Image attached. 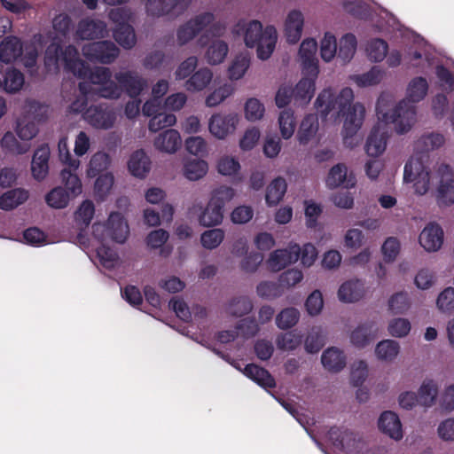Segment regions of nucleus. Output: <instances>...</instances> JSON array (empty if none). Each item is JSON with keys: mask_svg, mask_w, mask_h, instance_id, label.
<instances>
[{"mask_svg": "<svg viewBox=\"0 0 454 454\" xmlns=\"http://www.w3.org/2000/svg\"><path fill=\"white\" fill-rule=\"evenodd\" d=\"M353 90L343 88L338 96L331 89H325L317 96L315 106L321 117L325 119L329 114L335 111L336 117H345L342 136L343 144L348 148H354L359 143L356 133L362 127L365 115V107L360 103L352 105Z\"/></svg>", "mask_w": 454, "mask_h": 454, "instance_id": "obj_1", "label": "nucleus"}, {"mask_svg": "<svg viewBox=\"0 0 454 454\" xmlns=\"http://www.w3.org/2000/svg\"><path fill=\"white\" fill-rule=\"evenodd\" d=\"M428 90V84L424 77L412 79L407 89V100L400 101L391 111H387L384 95H380L376 104V114L379 120L387 123H394L398 134L408 132L416 121L415 103L422 100Z\"/></svg>", "mask_w": 454, "mask_h": 454, "instance_id": "obj_2", "label": "nucleus"}, {"mask_svg": "<svg viewBox=\"0 0 454 454\" xmlns=\"http://www.w3.org/2000/svg\"><path fill=\"white\" fill-rule=\"evenodd\" d=\"M244 40L247 47H256L257 57L260 59L266 60L275 49L278 40L277 30L273 26H267L263 29L260 21L252 20L247 26Z\"/></svg>", "mask_w": 454, "mask_h": 454, "instance_id": "obj_3", "label": "nucleus"}, {"mask_svg": "<svg viewBox=\"0 0 454 454\" xmlns=\"http://www.w3.org/2000/svg\"><path fill=\"white\" fill-rule=\"evenodd\" d=\"M79 59V52L74 45L69 44L63 49L61 41L54 37L52 42L46 47L44 52V66L47 72H57L59 70V61L64 63L67 72L72 73L73 66L70 61Z\"/></svg>", "mask_w": 454, "mask_h": 454, "instance_id": "obj_4", "label": "nucleus"}, {"mask_svg": "<svg viewBox=\"0 0 454 454\" xmlns=\"http://www.w3.org/2000/svg\"><path fill=\"white\" fill-rule=\"evenodd\" d=\"M327 435L335 448L347 454H363L364 451V442L362 437L346 427H332Z\"/></svg>", "mask_w": 454, "mask_h": 454, "instance_id": "obj_5", "label": "nucleus"}, {"mask_svg": "<svg viewBox=\"0 0 454 454\" xmlns=\"http://www.w3.org/2000/svg\"><path fill=\"white\" fill-rule=\"evenodd\" d=\"M82 51L89 61L101 64L113 63L120 54L115 43L108 40L88 43L82 46Z\"/></svg>", "mask_w": 454, "mask_h": 454, "instance_id": "obj_6", "label": "nucleus"}, {"mask_svg": "<svg viewBox=\"0 0 454 454\" xmlns=\"http://www.w3.org/2000/svg\"><path fill=\"white\" fill-rule=\"evenodd\" d=\"M149 15L177 17L183 14L192 0H143Z\"/></svg>", "mask_w": 454, "mask_h": 454, "instance_id": "obj_7", "label": "nucleus"}, {"mask_svg": "<svg viewBox=\"0 0 454 454\" xmlns=\"http://www.w3.org/2000/svg\"><path fill=\"white\" fill-rule=\"evenodd\" d=\"M403 180L414 182L415 192L424 195L429 189L430 174L419 159L411 158L404 165Z\"/></svg>", "mask_w": 454, "mask_h": 454, "instance_id": "obj_8", "label": "nucleus"}, {"mask_svg": "<svg viewBox=\"0 0 454 454\" xmlns=\"http://www.w3.org/2000/svg\"><path fill=\"white\" fill-rule=\"evenodd\" d=\"M214 20V14L207 12L195 16L180 26L176 31L178 43L184 45L192 40L200 32L211 24Z\"/></svg>", "mask_w": 454, "mask_h": 454, "instance_id": "obj_9", "label": "nucleus"}, {"mask_svg": "<svg viewBox=\"0 0 454 454\" xmlns=\"http://www.w3.org/2000/svg\"><path fill=\"white\" fill-rule=\"evenodd\" d=\"M72 64L73 71L72 74L83 80H88L93 85H101L106 83L112 77V73L108 67H95L90 68L83 60L80 58L78 60L70 61Z\"/></svg>", "mask_w": 454, "mask_h": 454, "instance_id": "obj_10", "label": "nucleus"}, {"mask_svg": "<svg viewBox=\"0 0 454 454\" xmlns=\"http://www.w3.org/2000/svg\"><path fill=\"white\" fill-rule=\"evenodd\" d=\"M83 119L97 129H110L114 124L116 116L114 110L106 104L93 105L83 114Z\"/></svg>", "mask_w": 454, "mask_h": 454, "instance_id": "obj_11", "label": "nucleus"}, {"mask_svg": "<svg viewBox=\"0 0 454 454\" xmlns=\"http://www.w3.org/2000/svg\"><path fill=\"white\" fill-rule=\"evenodd\" d=\"M121 90L131 98H137L147 87V81L135 71L119 72L114 74Z\"/></svg>", "mask_w": 454, "mask_h": 454, "instance_id": "obj_12", "label": "nucleus"}, {"mask_svg": "<svg viewBox=\"0 0 454 454\" xmlns=\"http://www.w3.org/2000/svg\"><path fill=\"white\" fill-rule=\"evenodd\" d=\"M441 176L437 189V202L440 206H450L454 203V179L451 168L442 164L438 168Z\"/></svg>", "mask_w": 454, "mask_h": 454, "instance_id": "obj_13", "label": "nucleus"}, {"mask_svg": "<svg viewBox=\"0 0 454 454\" xmlns=\"http://www.w3.org/2000/svg\"><path fill=\"white\" fill-rule=\"evenodd\" d=\"M317 50V43L313 38H307L302 41L299 56L301 59L302 73L304 75L317 76L319 73L316 52Z\"/></svg>", "mask_w": 454, "mask_h": 454, "instance_id": "obj_14", "label": "nucleus"}, {"mask_svg": "<svg viewBox=\"0 0 454 454\" xmlns=\"http://www.w3.org/2000/svg\"><path fill=\"white\" fill-rule=\"evenodd\" d=\"M300 258V246L291 244L286 248L277 249L268 259V266L272 271H279Z\"/></svg>", "mask_w": 454, "mask_h": 454, "instance_id": "obj_15", "label": "nucleus"}, {"mask_svg": "<svg viewBox=\"0 0 454 454\" xmlns=\"http://www.w3.org/2000/svg\"><path fill=\"white\" fill-rule=\"evenodd\" d=\"M380 121L383 124L378 123L372 129L365 144V152L371 157L380 155L387 146V140L388 138L387 125L388 123L382 120Z\"/></svg>", "mask_w": 454, "mask_h": 454, "instance_id": "obj_16", "label": "nucleus"}, {"mask_svg": "<svg viewBox=\"0 0 454 454\" xmlns=\"http://www.w3.org/2000/svg\"><path fill=\"white\" fill-rule=\"evenodd\" d=\"M443 235V230L438 223H429L420 232L419 241L425 250L434 252L441 248Z\"/></svg>", "mask_w": 454, "mask_h": 454, "instance_id": "obj_17", "label": "nucleus"}, {"mask_svg": "<svg viewBox=\"0 0 454 454\" xmlns=\"http://www.w3.org/2000/svg\"><path fill=\"white\" fill-rule=\"evenodd\" d=\"M378 427L381 433L395 441H399L403 436L401 420L398 415L392 411H385L380 414Z\"/></svg>", "mask_w": 454, "mask_h": 454, "instance_id": "obj_18", "label": "nucleus"}, {"mask_svg": "<svg viewBox=\"0 0 454 454\" xmlns=\"http://www.w3.org/2000/svg\"><path fill=\"white\" fill-rule=\"evenodd\" d=\"M238 121L239 118L235 114H214L209 121V131L217 138H224L228 134L234 131Z\"/></svg>", "mask_w": 454, "mask_h": 454, "instance_id": "obj_19", "label": "nucleus"}, {"mask_svg": "<svg viewBox=\"0 0 454 454\" xmlns=\"http://www.w3.org/2000/svg\"><path fill=\"white\" fill-rule=\"evenodd\" d=\"M106 33V22L99 20L82 19L78 23L75 35L79 39L90 40L104 37Z\"/></svg>", "mask_w": 454, "mask_h": 454, "instance_id": "obj_20", "label": "nucleus"}, {"mask_svg": "<svg viewBox=\"0 0 454 454\" xmlns=\"http://www.w3.org/2000/svg\"><path fill=\"white\" fill-rule=\"evenodd\" d=\"M50 148L47 145L38 147L32 158L31 172L33 177L37 181L43 180L49 173Z\"/></svg>", "mask_w": 454, "mask_h": 454, "instance_id": "obj_21", "label": "nucleus"}, {"mask_svg": "<svg viewBox=\"0 0 454 454\" xmlns=\"http://www.w3.org/2000/svg\"><path fill=\"white\" fill-rule=\"evenodd\" d=\"M356 182V176L352 173L348 175L347 168L342 163L333 166L330 169L326 178V184L332 189L340 185H343L346 188H352L355 186Z\"/></svg>", "mask_w": 454, "mask_h": 454, "instance_id": "obj_22", "label": "nucleus"}, {"mask_svg": "<svg viewBox=\"0 0 454 454\" xmlns=\"http://www.w3.org/2000/svg\"><path fill=\"white\" fill-rule=\"evenodd\" d=\"M129 225L121 213L113 212L108 217V239L122 244L129 235Z\"/></svg>", "mask_w": 454, "mask_h": 454, "instance_id": "obj_23", "label": "nucleus"}, {"mask_svg": "<svg viewBox=\"0 0 454 454\" xmlns=\"http://www.w3.org/2000/svg\"><path fill=\"white\" fill-rule=\"evenodd\" d=\"M305 76L293 88L294 105L300 106H306L314 96L315 82L317 78L312 75Z\"/></svg>", "mask_w": 454, "mask_h": 454, "instance_id": "obj_24", "label": "nucleus"}, {"mask_svg": "<svg viewBox=\"0 0 454 454\" xmlns=\"http://www.w3.org/2000/svg\"><path fill=\"white\" fill-rule=\"evenodd\" d=\"M277 400L300 423H302L303 419H310L315 414L314 408L310 407V403L309 402L311 399H301L303 404L295 403L294 399Z\"/></svg>", "mask_w": 454, "mask_h": 454, "instance_id": "obj_25", "label": "nucleus"}, {"mask_svg": "<svg viewBox=\"0 0 454 454\" xmlns=\"http://www.w3.org/2000/svg\"><path fill=\"white\" fill-rule=\"evenodd\" d=\"M302 27V13L296 10L290 12L285 23V35L286 41L291 44L298 43L301 36Z\"/></svg>", "mask_w": 454, "mask_h": 454, "instance_id": "obj_26", "label": "nucleus"}, {"mask_svg": "<svg viewBox=\"0 0 454 454\" xmlns=\"http://www.w3.org/2000/svg\"><path fill=\"white\" fill-rule=\"evenodd\" d=\"M378 328L373 321L358 325L350 335L352 344L357 348H364L376 338Z\"/></svg>", "mask_w": 454, "mask_h": 454, "instance_id": "obj_27", "label": "nucleus"}, {"mask_svg": "<svg viewBox=\"0 0 454 454\" xmlns=\"http://www.w3.org/2000/svg\"><path fill=\"white\" fill-rule=\"evenodd\" d=\"M22 54V44L16 36H7L0 43V62L9 64Z\"/></svg>", "mask_w": 454, "mask_h": 454, "instance_id": "obj_28", "label": "nucleus"}, {"mask_svg": "<svg viewBox=\"0 0 454 454\" xmlns=\"http://www.w3.org/2000/svg\"><path fill=\"white\" fill-rule=\"evenodd\" d=\"M3 80L1 90L9 94L19 92L25 82L24 74L15 67H6L4 72H0Z\"/></svg>", "mask_w": 454, "mask_h": 454, "instance_id": "obj_29", "label": "nucleus"}, {"mask_svg": "<svg viewBox=\"0 0 454 454\" xmlns=\"http://www.w3.org/2000/svg\"><path fill=\"white\" fill-rule=\"evenodd\" d=\"M154 146L160 152L174 153L181 146V137L176 129H167L154 140Z\"/></svg>", "mask_w": 454, "mask_h": 454, "instance_id": "obj_30", "label": "nucleus"}, {"mask_svg": "<svg viewBox=\"0 0 454 454\" xmlns=\"http://www.w3.org/2000/svg\"><path fill=\"white\" fill-rule=\"evenodd\" d=\"M128 168L132 176L143 178L151 169V160L143 150H137L131 154Z\"/></svg>", "mask_w": 454, "mask_h": 454, "instance_id": "obj_31", "label": "nucleus"}, {"mask_svg": "<svg viewBox=\"0 0 454 454\" xmlns=\"http://www.w3.org/2000/svg\"><path fill=\"white\" fill-rule=\"evenodd\" d=\"M323 366L329 372H339L346 366V356L337 348H328L321 356Z\"/></svg>", "mask_w": 454, "mask_h": 454, "instance_id": "obj_32", "label": "nucleus"}, {"mask_svg": "<svg viewBox=\"0 0 454 454\" xmlns=\"http://www.w3.org/2000/svg\"><path fill=\"white\" fill-rule=\"evenodd\" d=\"M28 199V192L22 188L9 190L0 196V208L5 211L12 210L23 204Z\"/></svg>", "mask_w": 454, "mask_h": 454, "instance_id": "obj_33", "label": "nucleus"}, {"mask_svg": "<svg viewBox=\"0 0 454 454\" xmlns=\"http://www.w3.org/2000/svg\"><path fill=\"white\" fill-rule=\"evenodd\" d=\"M244 374L263 387H274L275 379L264 368L254 364H247L243 371Z\"/></svg>", "mask_w": 454, "mask_h": 454, "instance_id": "obj_34", "label": "nucleus"}, {"mask_svg": "<svg viewBox=\"0 0 454 454\" xmlns=\"http://www.w3.org/2000/svg\"><path fill=\"white\" fill-rule=\"evenodd\" d=\"M364 294V286L359 280L344 282L338 290L340 301L344 302H355L359 301Z\"/></svg>", "mask_w": 454, "mask_h": 454, "instance_id": "obj_35", "label": "nucleus"}, {"mask_svg": "<svg viewBox=\"0 0 454 454\" xmlns=\"http://www.w3.org/2000/svg\"><path fill=\"white\" fill-rule=\"evenodd\" d=\"M356 46L357 41L353 34L344 35L337 43V58L340 59L343 63L349 62L356 53Z\"/></svg>", "mask_w": 454, "mask_h": 454, "instance_id": "obj_36", "label": "nucleus"}, {"mask_svg": "<svg viewBox=\"0 0 454 454\" xmlns=\"http://www.w3.org/2000/svg\"><path fill=\"white\" fill-rule=\"evenodd\" d=\"M317 129V117L314 114L306 115L301 121L297 134L300 144H307L315 136Z\"/></svg>", "mask_w": 454, "mask_h": 454, "instance_id": "obj_37", "label": "nucleus"}, {"mask_svg": "<svg viewBox=\"0 0 454 454\" xmlns=\"http://www.w3.org/2000/svg\"><path fill=\"white\" fill-rule=\"evenodd\" d=\"M286 183L282 177L275 178L267 187L265 200L269 206L277 205L286 192Z\"/></svg>", "mask_w": 454, "mask_h": 454, "instance_id": "obj_38", "label": "nucleus"}, {"mask_svg": "<svg viewBox=\"0 0 454 454\" xmlns=\"http://www.w3.org/2000/svg\"><path fill=\"white\" fill-rule=\"evenodd\" d=\"M60 176L65 185V190L71 197H76L82 192V182L76 174V170H73L67 167L61 170Z\"/></svg>", "mask_w": 454, "mask_h": 454, "instance_id": "obj_39", "label": "nucleus"}, {"mask_svg": "<svg viewBox=\"0 0 454 454\" xmlns=\"http://www.w3.org/2000/svg\"><path fill=\"white\" fill-rule=\"evenodd\" d=\"M223 218V210L219 206L212 204L210 200L199 217L200 223L203 226H215L220 224Z\"/></svg>", "mask_w": 454, "mask_h": 454, "instance_id": "obj_40", "label": "nucleus"}, {"mask_svg": "<svg viewBox=\"0 0 454 454\" xmlns=\"http://www.w3.org/2000/svg\"><path fill=\"white\" fill-rule=\"evenodd\" d=\"M213 74L208 68H200L195 72L186 82L189 91H200L205 89L211 82Z\"/></svg>", "mask_w": 454, "mask_h": 454, "instance_id": "obj_41", "label": "nucleus"}, {"mask_svg": "<svg viewBox=\"0 0 454 454\" xmlns=\"http://www.w3.org/2000/svg\"><path fill=\"white\" fill-rule=\"evenodd\" d=\"M325 336L322 328L320 326H313L304 341L306 352L309 354L317 353L325 346Z\"/></svg>", "mask_w": 454, "mask_h": 454, "instance_id": "obj_42", "label": "nucleus"}, {"mask_svg": "<svg viewBox=\"0 0 454 454\" xmlns=\"http://www.w3.org/2000/svg\"><path fill=\"white\" fill-rule=\"evenodd\" d=\"M114 37L124 49L133 48L137 42L135 30L131 25L116 27L114 31Z\"/></svg>", "mask_w": 454, "mask_h": 454, "instance_id": "obj_43", "label": "nucleus"}, {"mask_svg": "<svg viewBox=\"0 0 454 454\" xmlns=\"http://www.w3.org/2000/svg\"><path fill=\"white\" fill-rule=\"evenodd\" d=\"M207 163L204 160H190L184 163V175L187 179L196 181L207 174Z\"/></svg>", "mask_w": 454, "mask_h": 454, "instance_id": "obj_44", "label": "nucleus"}, {"mask_svg": "<svg viewBox=\"0 0 454 454\" xmlns=\"http://www.w3.org/2000/svg\"><path fill=\"white\" fill-rule=\"evenodd\" d=\"M302 341V335L295 331H289L277 336L276 344L278 349L293 351L296 349Z\"/></svg>", "mask_w": 454, "mask_h": 454, "instance_id": "obj_45", "label": "nucleus"}, {"mask_svg": "<svg viewBox=\"0 0 454 454\" xmlns=\"http://www.w3.org/2000/svg\"><path fill=\"white\" fill-rule=\"evenodd\" d=\"M2 148L8 153L24 154L28 149L27 143H20L11 131L6 132L1 139Z\"/></svg>", "mask_w": 454, "mask_h": 454, "instance_id": "obj_46", "label": "nucleus"}, {"mask_svg": "<svg viewBox=\"0 0 454 454\" xmlns=\"http://www.w3.org/2000/svg\"><path fill=\"white\" fill-rule=\"evenodd\" d=\"M229 51L228 44L222 41L216 40L208 47L206 57L207 62L211 65H217L223 61Z\"/></svg>", "mask_w": 454, "mask_h": 454, "instance_id": "obj_47", "label": "nucleus"}, {"mask_svg": "<svg viewBox=\"0 0 454 454\" xmlns=\"http://www.w3.org/2000/svg\"><path fill=\"white\" fill-rule=\"evenodd\" d=\"M400 350L399 343L393 340H385L378 343L375 353L379 359L385 361L394 360Z\"/></svg>", "mask_w": 454, "mask_h": 454, "instance_id": "obj_48", "label": "nucleus"}, {"mask_svg": "<svg viewBox=\"0 0 454 454\" xmlns=\"http://www.w3.org/2000/svg\"><path fill=\"white\" fill-rule=\"evenodd\" d=\"M388 44L387 43L380 38L371 40L366 46V51L369 59L374 62L382 61L387 53Z\"/></svg>", "mask_w": 454, "mask_h": 454, "instance_id": "obj_49", "label": "nucleus"}, {"mask_svg": "<svg viewBox=\"0 0 454 454\" xmlns=\"http://www.w3.org/2000/svg\"><path fill=\"white\" fill-rule=\"evenodd\" d=\"M281 136L285 139L290 138L295 130L296 120L291 109L283 110L278 117Z\"/></svg>", "mask_w": 454, "mask_h": 454, "instance_id": "obj_50", "label": "nucleus"}, {"mask_svg": "<svg viewBox=\"0 0 454 454\" xmlns=\"http://www.w3.org/2000/svg\"><path fill=\"white\" fill-rule=\"evenodd\" d=\"M71 196L64 188H53L45 196L46 203L53 208H64L67 206Z\"/></svg>", "mask_w": 454, "mask_h": 454, "instance_id": "obj_51", "label": "nucleus"}, {"mask_svg": "<svg viewBox=\"0 0 454 454\" xmlns=\"http://www.w3.org/2000/svg\"><path fill=\"white\" fill-rule=\"evenodd\" d=\"M300 318V313L295 308H286L276 317V325L279 329L286 330L294 326Z\"/></svg>", "mask_w": 454, "mask_h": 454, "instance_id": "obj_52", "label": "nucleus"}, {"mask_svg": "<svg viewBox=\"0 0 454 454\" xmlns=\"http://www.w3.org/2000/svg\"><path fill=\"white\" fill-rule=\"evenodd\" d=\"M253 307V302L247 296H239L230 301L228 311L234 317H242L250 313Z\"/></svg>", "mask_w": 454, "mask_h": 454, "instance_id": "obj_53", "label": "nucleus"}, {"mask_svg": "<svg viewBox=\"0 0 454 454\" xmlns=\"http://www.w3.org/2000/svg\"><path fill=\"white\" fill-rule=\"evenodd\" d=\"M59 159L67 167L73 170H77L80 166V160L74 158L69 151L67 144V137L64 136L59 138L58 143Z\"/></svg>", "mask_w": 454, "mask_h": 454, "instance_id": "obj_54", "label": "nucleus"}, {"mask_svg": "<svg viewBox=\"0 0 454 454\" xmlns=\"http://www.w3.org/2000/svg\"><path fill=\"white\" fill-rule=\"evenodd\" d=\"M256 292L261 298L270 300L281 296L284 290L279 282L262 281L258 284Z\"/></svg>", "mask_w": 454, "mask_h": 454, "instance_id": "obj_55", "label": "nucleus"}, {"mask_svg": "<svg viewBox=\"0 0 454 454\" xmlns=\"http://www.w3.org/2000/svg\"><path fill=\"white\" fill-rule=\"evenodd\" d=\"M438 386L433 380H425L419 389V393L405 391L399 397H437Z\"/></svg>", "mask_w": 454, "mask_h": 454, "instance_id": "obj_56", "label": "nucleus"}, {"mask_svg": "<svg viewBox=\"0 0 454 454\" xmlns=\"http://www.w3.org/2000/svg\"><path fill=\"white\" fill-rule=\"evenodd\" d=\"M176 121V118L174 114L160 112L150 119L148 128L150 131L157 132L161 129L173 126Z\"/></svg>", "mask_w": 454, "mask_h": 454, "instance_id": "obj_57", "label": "nucleus"}, {"mask_svg": "<svg viewBox=\"0 0 454 454\" xmlns=\"http://www.w3.org/2000/svg\"><path fill=\"white\" fill-rule=\"evenodd\" d=\"M94 213L95 207L93 202L91 200H86L80 205L75 212V222L79 224H82L85 228H87L94 216Z\"/></svg>", "mask_w": 454, "mask_h": 454, "instance_id": "obj_58", "label": "nucleus"}, {"mask_svg": "<svg viewBox=\"0 0 454 454\" xmlns=\"http://www.w3.org/2000/svg\"><path fill=\"white\" fill-rule=\"evenodd\" d=\"M320 53L321 58L325 62L331 61L335 56H337V41L333 34L329 32L325 34V36L321 41Z\"/></svg>", "mask_w": 454, "mask_h": 454, "instance_id": "obj_59", "label": "nucleus"}, {"mask_svg": "<svg viewBox=\"0 0 454 454\" xmlns=\"http://www.w3.org/2000/svg\"><path fill=\"white\" fill-rule=\"evenodd\" d=\"M381 78V70L377 67H373L364 74L355 75L353 80L359 87H367L380 83Z\"/></svg>", "mask_w": 454, "mask_h": 454, "instance_id": "obj_60", "label": "nucleus"}, {"mask_svg": "<svg viewBox=\"0 0 454 454\" xmlns=\"http://www.w3.org/2000/svg\"><path fill=\"white\" fill-rule=\"evenodd\" d=\"M224 239V231L222 229H211L201 234L200 241L207 249L216 248Z\"/></svg>", "mask_w": 454, "mask_h": 454, "instance_id": "obj_61", "label": "nucleus"}, {"mask_svg": "<svg viewBox=\"0 0 454 454\" xmlns=\"http://www.w3.org/2000/svg\"><path fill=\"white\" fill-rule=\"evenodd\" d=\"M235 196V191L231 187L222 185L215 189L212 192V204L219 206L223 210L227 202H230Z\"/></svg>", "mask_w": 454, "mask_h": 454, "instance_id": "obj_62", "label": "nucleus"}, {"mask_svg": "<svg viewBox=\"0 0 454 454\" xmlns=\"http://www.w3.org/2000/svg\"><path fill=\"white\" fill-rule=\"evenodd\" d=\"M236 330L239 335H241L245 339H249L258 333L260 327L255 318L245 317L237 323Z\"/></svg>", "mask_w": 454, "mask_h": 454, "instance_id": "obj_63", "label": "nucleus"}, {"mask_svg": "<svg viewBox=\"0 0 454 454\" xmlns=\"http://www.w3.org/2000/svg\"><path fill=\"white\" fill-rule=\"evenodd\" d=\"M109 165V156L104 153H95L89 163L88 174L90 176H96L106 170Z\"/></svg>", "mask_w": 454, "mask_h": 454, "instance_id": "obj_64", "label": "nucleus"}]
</instances>
